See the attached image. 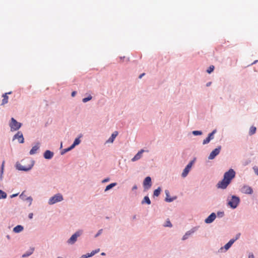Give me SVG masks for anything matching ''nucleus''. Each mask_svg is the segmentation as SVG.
<instances>
[{
	"instance_id": "nucleus-1",
	"label": "nucleus",
	"mask_w": 258,
	"mask_h": 258,
	"mask_svg": "<svg viewBox=\"0 0 258 258\" xmlns=\"http://www.w3.org/2000/svg\"><path fill=\"white\" fill-rule=\"evenodd\" d=\"M235 176V172L234 170L232 169H229L224 173V178L222 180L218 182L217 187L222 189L226 188Z\"/></svg>"
},
{
	"instance_id": "nucleus-2",
	"label": "nucleus",
	"mask_w": 258,
	"mask_h": 258,
	"mask_svg": "<svg viewBox=\"0 0 258 258\" xmlns=\"http://www.w3.org/2000/svg\"><path fill=\"white\" fill-rule=\"evenodd\" d=\"M62 196L60 194H57L50 198L48 204L49 205H53L57 202L62 201Z\"/></svg>"
},
{
	"instance_id": "nucleus-3",
	"label": "nucleus",
	"mask_w": 258,
	"mask_h": 258,
	"mask_svg": "<svg viewBox=\"0 0 258 258\" xmlns=\"http://www.w3.org/2000/svg\"><path fill=\"white\" fill-rule=\"evenodd\" d=\"M239 199L238 197L233 196L231 199L229 201L228 204V205L233 209H235L238 206L239 203Z\"/></svg>"
},
{
	"instance_id": "nucleus-4",
	"label": "nucleus",
	"mask_w": 258,
	"mask_h": 258,
	"mask_svg": "<svg viewBox=\"0 0 258 258\" xmlns=\"http://www.w3.org/2000/svg\"><path fill=\"white\" fill-rule=\"evenodd\" d=\"M21 125L22 124L21 123L17 121V120L14 118H11V121L10 123V126L12 131L19 130L21 127Z\"/></svg>"
},
{
	"instance_id": "nucleus-5",
	"label": "nucleus",
	"mask_w": 258,
	"mask_h": 258,
	"mask_svg": "<svg viewBox=\"0 0 258 258\" xmlns=\"http://www.w3.org/2000/svg\"><path fill=\"white\" fill-rule=\"evenodd\" d=\"M82 230H79L74 234L68 240V242L70 244H74L77 239V238L82 234Z\"/></svg>"
},
{
	"instance_id": "nucleus-6",
	"label": "nucleus",
	"mask_w": 258,
	"mask_h": 258,
	"mask_svg": "<svg viewBox=\"0 0 258 258\" xmlns=\"http://www.w3.org/2000/svg\"><path fill=\"white\" fill-rule=\"evenodd\" d=\"M221 149V147L220 146H218L217 148L215 149L210 153V155L208 157V159L210 160H212L214 159L215 157L220 153Z\"/></svg>"
},
{
	"instance_id": "nucleus-7",
	"label": "nucleus",
	"mask_w": 258,
	"mask_h": 258,
	"mask_svg": "<svg viewBox=\"0 0 258 258\" xmlns=\"http://www.w3.org/2000/svg\"><path fill=\"white\" fill-rule=\"evenodd\" d=\"M151 178L148 176L145 178L143 182V185L145 188L149 189L151 186Z\"/></svg>"
},
{
	"instance_id": "nucleus-8",
	"label": "nucleus",
	"mask_w": 258,
	"mask_h": 258,
	"mask_svg": "<svg viewBox=\"0 0 258 258\" xmlns=\"http://www.w3.org/2000/svg\"><path fill=\"white\" fill-rule=\"evenodd\" d=\"M18 139V142L20 143H23L24 142V139L22 133L21 132H18L13 138V140Z\"/></svg>"
},
{
	"instance_id": "nucleus-9",
	"label": "nucleus",
	"mask_w": 258,
	"mask_h": 258,
	"mask_svg": "<svg viewBox=\"0 0 258 258\" xmlns=\"http://www.w3.org/2000/svg\"><path fill=\"white\" fill-rule=\"evenodd\" d=\"M241 191L243 193H244L246 194H251L253 192V190L251 187H250L248 185H244L241 188Z\"/></svg>"
},
{
	"instance_id": "nucleus-10",
	"label": "nucleus",
	"mask_w": 258,
	"mask_h": 258,
	"mask_svg": "<svg viewBox=\"0 0 258 258\" xmlns=\"http://www.w3.org/2000/svg\"><path fill=\"white\" fill-rule=\"evenodd\" d=\"M192 162H190L189 163L187 166L185 167V168H184V169L183 170V172L182 173V177H185L187 176V175L188 174L191 167V166H192Z\"/></svg>"
},
{
	"instance_id": "nucleus-11",
	"label": "nucleus",
	"mask_w": 258,
	"mask_h": 258,
	"mask_svg": "<svg viewBox=\"0 0 258 258\" xmlns=\"http://www.w3.org/2000/svg\"><path fill=\"white\" fill-rule=\"evenodd\" d=\"M145 152V150L143 149L141 150L132 159V161L133 162H135L139 160L142 156V154Z\"/></svg>"
},
{
	"instance_id": "nucleus-12",
	"label": "nucleus",
	"mask_w": 258,
	"mask_h": 258,
	"mask_svg": "<svg viewBox=\"0 0 258 258\" xmlns=\"http://www.w3.org/2000/svg\"><path fill=\"white\" fill-rule=\"evenodd\" d=\"M237 239V238L235 239H231L227 244H226L224 247H221L220 250L222 251L223 248L225 249V251L227 250L232 245V244L234 242V241Z\"/></svg>"
},
{
	"instance_id": "nucleus-13",
	"label": "nucleus",
	"mask_w": 258,
	"mask_h": 258,
	"mask_svg": "<svg viewBox=\"0 0 258 258\" xmlns=\"http://www.w3.org/2000/svg\"><path fill=\"white\" fill-rule=\"evenodd\" d=\"M216 217V214L214 213H212L205 219V222L206 223H211L215 219Z\"/></svg>"
},
{
	"instance_id": "nucleus-14",
	"label": "nucleus",
	"mask_w": 258,
	"mask_h": 258,
	"mask_svg": "<svg viewBox=\"0 0 258 258\" xmlns=\"http://www.w3.org/2000/svg\"><path fill=\"white\" fill-rule=\"evenodd\" d=\"M53 156V152L49 150H46L44 153V157L47 159H50L52 158Z\"/></svg>"
},
{
	"instance_id": "nucleus-15",
	"label": "nucleus",
	"mask_w": 258,
	"mask_h": 258,
	"mask_svg": "<svg viewBox=\"0 0 258 258\" xmlns=\"http://www.w3.org/2000/svg\"><path fill=\"white\" fill-rule=\"evenodd\" d=\"M17 168L19 170L28 171L32 168V166H29L28 167H26L19 164L17 165Z\"/></svg>"
},
{
	"instance_id": "nucleus-16",
	"label": "nucleus",
	"mask_w": 258,
	"mask_h": 258,
	"mask_svg": "<svg viewBox=\"0 0 258 258\" xmlns=\"http://www.w3.org/2000/svg\"><path fill=\"white\" fill-rule=\"evenodd\" d=\"M118 135V132L117 131L114 132L111 135V137L109 138L107 141V142L113 143L115 138Z\"/></svg>"
},
{
	"instance_id": "nucleus-17",
	"label": "nucleus",
	"mask_w": 258,
	"mask_h": 258,
	"mask_svg": "<svg viewBox=\"0 0 258 258\" xmlns=\"http://www.w3.org/2000/svg\"><path fill=\"white\" fill-rule=\"evenodd\" d=\"M3 99L2 100L1 105H4L8 102L9 97L8 93H5L3 95Z\"/></svg>"
},
{
	"instance_id": "nucleus-18",
	"label": "nucleus",
	"mask_w": 258,
	"mask_h": 258,
	"mask_svg": "<svg viewBox=\"0 0 258 258\" xmlns=\"http://www.w3.org/2000/svg\"><path fill=\"white\" fill-rule=\"evenodd\" d=\"M39 146L38 144H37V145L33 147L30 151V154L33 155V154H35L36 153L37 151L38 150V149H39Z\"/></svg>"
},
{
	"instance_id": "nucleus-19",
	"label": "nucleus",
	"mask_w": 258,
	"mask_h": 258,
	"mask_svg": "<svg viewBox=\"0 0 258 258\" xmlns=\"http://www.w3.org/2000/svg\"><path fill=\"white\" fill-rule=\"evenodd\" d=\"M23 227L21 225H17L13 229V231L15 233H19L23 231Z\"/></svg>"
},
{
	"instance_id": "nucleus-20",
	"label": "nucleus",
	"mask_w": 258,
	"mask_h": 258,
	"mask_svg": "<svg viewBox=\"0 0 258 258\" xmlns=\"http://www.w3.org/2000/svg\"><path fill=\"white\" fill-rule=\"evenodd\" d=\"M81 136L80 137L76 138L75 139V140L74 142V143L71 145L72 148H74L76 146L79 145L81 141L80 140V138H81Z\"/></svg>"
},
{
	"instance_id": "nucleus-21",
	"label": "nucleus",
	"mask_w": 258,
	"mask_h": 258,
	"mask_svg": "<svg viewBox=\"0 0 258 258\" xmlns=\"http://www.w3.org/2000/svg\"><path fill=\"white\" fill-rule=\"evenodd\" d=\"M256 128L254 126H251L249 131V135L250 136H251L253 134H254L256 132Z\"/></svg>"
},
{
	"instance_id": "nucleus-22",
	"label": "nucleus",
	"mask_w": 258,
	"mask_h": 258,
	"mask_svg": "<svg viewBox=\"0 0 258 258\" xmlns=\"http://www.w3.org/2000/svg\"><path fill=\"white\" fill-rule=\"evenodd\" d=\"M146 203L147 204L150 205L151 204V201L148 197L146 196L144 197L143 201H142V203Z\"/></svg>"
},
{
	"instance_id": "nucleus-23",
	"label": "nucleus",
	"mask_w": 258,
	"mask_h": 258,
	"mask_svg": "<svg viewBox=\"0 0 258 258\" xmlns=\"http://www.w3.org/2000/svg\"><path fill=\"white\" fill-rule=\"evenodd\" d=\"M116 184V183H112L109 185H108L106 187V188L105 189V191H107V190H109L110 189H111V188H112L113 187H114V186H115Z\"/></svg>"
},
{
	"instance_id": "nucleus-24",
	"label": "nucleus",
	"mask_w": 258,
	"mask_h": 258,
	"mask_svg": "<svg viewBox=\"0 0 258 258\" xmlns=\"http://www.w3.org/2000/svg\"><path fill=\"white\" fill-rule=\"evenodd\" d=\"M160 191L161 188L160 187H158L157 189H155L153 194L154 196L158 197L160 195Z\"/></svg>"
},
{
	"instance_id": "nucleus-25",
	"label": "nucleus",
	"mask_w": 258,
	"mask_h": 258,
	"mask_svg": "<svg viewBox=\"0 0 258 258\" xmlns=\"http://www.w3.org/2000/svg\"><path fill=\"white\" fill-rule=\"evenodd\" d=\"M7 194L0 189V199H6L7 198Z\"/></svg>"
},
{
	"instance_id": "nucleus-26",
	"label": "nucleus",
	"mask_w": 258,
	"mask_h": 258,
	"mask_svg": "<svg viewBox=\"0 0 258 258\" xmlns=\"http://www.w3.org/2000/svg\"><path fill=\"white\" fill-rule=\"evenodd\" d=\"M165 192H166V198L165 201L166 202H172L173 201V199H171V198H168V197H169V192H168V191L166 190Z\"/></svg>"
},
{
	"instance_id": "nucleus-27",
	"label": "nucleus",
	"mask_w": 258,
	"mask_h": 258,
	"mask_svg": "<svg viewBox=\"0 0 258 258\" xmlns=\"http://www.w3.org/2000/svg\"><path fill=\"white\" fill-rule=\"evenodd\" d=\"M216 130H214L212 133L209 134L208 137L211 140L214 139V135L216 133Z\"/></svg>"
},
{
	"instance_id": "nucleus-28",
	"label": "nucleus",
	"mask_w": 258,
	"mask_h": 258,
	"mask_svg": "<svg viewBox=\"0 0 258 258\" xmlns=\"http://www.w3.org/2000/svg\"><path fill=\"white\" fill-rule=\"evenodd\" d=\"M214 70V66H211L210 67L207 69V72L209 74L211 73Z\"/></svg>"
},
{
	"instance_id": "nucleus-29",
	"label": "nucleus",
	"mask_w": 258,
	"mask_h": 258,
	"mask_svg": "<svg viewBox=\"0 0 258 258\" xmlns=\"http://www.w3.org/2000/svg\"><path fill=\"white\" fill-rule=\"evenodd\" d=\"M73 148H72V146H71L69 148H68L67 149H64L62 152L61 154H64L65 153L73 149Z\"/></svg>"
},
{
	"instance_id": "nucleus-30",
	"label": "nucleus",
	"mask_w": 258,
	"mask_h": 258,
	"mask_svg": "<svg viewBox=\"0 0 258 258\" xmlns=\"http://www.w3.org/2000/svg\"><path fill=\"white\" fill-rule=\"evenodd\" d=\"M164 226L165 227H172V224H171L170 221H169V220L168 219L167 220H166V223L164 225Z\"/></svg>"
},
{
	"instance_id": "nucleus-31",
	"label": "nucleus",
	"mask_w": 258,
	"mask_h": 258,
	"mask_svg": "<svg viewBox=\"0 0 258 258\" xmlns=\"http://www.w3.org/2000/svg\"><path fill=\"white\" fill-rule=\"evenodd\" d=\"M192 134L195 136L201 135L202 134V132L199 131H194L192 132Z\"/></svg>"
},
{
	"instance_id": "nucleus-32",
	"label": "nucleus",
	"mask_w": 258,
	"mask_h": 258,
	"mask_svg": "<svg viewBox=\"0 0 258 258\" xmlns=\"http://www.w3.org/2000/svg\"><path fill=\"white\" fill-rule=\"evenodd\" d=\"M91 99H92V96L91 95H90L88 97L83 98V102L84 103L87 102V101L90 100Z\"/></svg>"
},
{
	"instance_id": "nucleus-33",
	"label": "nucleus",
	"mask_w": 258,
	"mask_h": 258,
	"mask_svg": "<svg viewBox=\"0 0 258 258\" xmlns=\"http://www.w3.org/2000/svg\"><path fill=\"white\" fill-rule=\"evenodd\" d=\"M210 139L208 137L206 139L204 140L203 142V144L205 145L208 144L210 142Z\"/></svg>"
},
{
	"instance_id": "nucleus-34",
	"label": "nucleus",
	"mask_w": 258,
	"mask_h": 258,
	"mask_svg": "<svg viewBox=\"0 0 258 258\" xmlns=\"http://www.w3.org/2000/svg\"><path fill=\"white\" fill-rule=\"evenodd\" d=\"M99 251V249H97V250H96L95 251H92L90 253V255H91V256L94 255L95 253H96L97 252H98V251Z\"/></svg>"
},
{
	"instance_id": "nucleus-35",
	"label": "nucleus",
	"mask_w": 258,
	"mask_h": 258,
	"mask_svg": "<svg viewBox=\"0 0 258 258\" xmlns=\"http://www.w3.org/2000/svg\"><path fill=\"white\" fill-rule=\"evenodd\" d=\"M253 169L256 174L258 175V168L256 166H254Z\"/></svg>"
},
{
	"instance_id": "nucleus-36",
	"label": "nucleus",
	"mask_w": 258,
	"mask_h": 258,
	"mask_svg": "<svg viewBox=\"0 0 258 258\" xmlns=\"http://www.w3.org/2000/svg\"><path fill=\"white\" fill-rule=\"evenodd\" d=\"M189 234L190 233H188V232L186 233L183 236L182 240H185Z\"/></svg>"
},
{
	"instance_id": "nucleus-37",
	"label": "nucleus",
	"mask_w": 258,
	"mask_h": 258,
	"mask_svg": "<svg viewBox=\"0 0 258 258\" xmlns=\"http://www.w3.org/2000/svg\"><path fill=\"white\" fill-rule=\"evenodd\" d=\"M102 229L99 230L98 231V233L95 235V237H97V236H98L100 234H101L102 233Z\"/></svg>"
},
{
	"instance_id": "nucleus-38",
	"label": "nucleus",
	"mask_w": 258,
	"mask_h": 258,
	"mask_svg": "<svg viewBox=\"0 0 258 258\" xmlns=\"http://www.w3.org/2000/svg\"><path fill=\"white\" fill-rule=\"evenodd\" d=\"M90 256H91V255H90V253H88L87 254H84L82 255V258H87Z\"/></svg>"
},
{
	"instance_id": "nucleus-39",
	"label": "nucleus",
	"mask_w": 258,
	"mask_h": 258,
	"mask_svg": "<svg viewBox=\"0 0 258 258\" xmlns=\"http://www.w3.org/2000/svg\"><path fill=\"white\" fill-rule=\"evenodd\" d=\"M4 164H5V161H3L2 165V168H2V170H1L2 173L3 172L4 168Z\"/></svg>"
},
{
	"instance_id": "nucleus-40",
	"label": "nucleus",
	"mask_w": 258,
	"mask_h": 258,
	"mask_svg": "<svg viewBox=\"0 0 258 258\" xmlns=\"http://www.w3.org/2000/svg\"><path fill=\"white\" fill-rule=\"evenodd\" d=\"M32 253V252H31L30 253H25L23 255V257L28 256L30 255Z\"/></svg>"
},
{
	"instance_id": "nucleus-41",
	"label": "nucleus",
	"mask_w": 258,
	"mask_h": 258,
	"mask_svg": "<svg viewBox=\"0 0 258 258\" xmlns=\"http://www.w3.org/2000/svg\"><path fill=\"white\" fill-rule=\"evenodd\" d=\"M33 213H30L28 215V217L30 219H32L33 218Z\"/></svg>"
},
{
	"instance_id": "nucleus-42",
	"label": "nucleus",
	"mask_w": 258,
	"mask_h": 258,
	"mask_svg": "<svg viewBox=\"0 0 258 258\" xmlns=\"http://www.w3.org/2000/svg\"><path fill=\"white\" fill-rule=\"evenodd\" d=\"M76 94V91H73L72 93V97H75V95Z\"/></svg>"
},
{
	"instance_id": "nucleus-43",
	"label": "nucleus",
	"mask_w": 258,
	"mask_h": 258,
	"mask_svg": "<svg viewBox=\"0 0 258 258\" xmlns=\"http://www.w3.org/2000/svg\"><path fill=\"white\" fill-rule=\"evenodd\" d=\"M137 188V185H134V186L133 187L132 189H133V190H135V189H136Z\"/></svg>"
},
{
	"instance_id": "nucleus-44",
	"label": "nucleus",
	"mask_w": 258,
	"mask_h": 258,
	"mask_svg": "<svg viewBox=\"0 0 258 258\" xmlns=\"http://www.w3.org/2000/svg\"><path fill=\"white\" fill-rule=\"evenodd\" d=\"M248 258H254V256L253 254L249 255Z\"/></svg>"
},
{
	"instance_id": "nucleus-45",
	"label": "nucleus",
	"mask_w": 258,
	"mask_h": 258,
	"mask_svg": "<svg viewBox=\"0 0 258 258\" xmlns=\"http://www.w3.org/2000/svg\"><path fill=\"white\" fill-rule=\"evenodd\" d=\"M145 75V73H143L141 75H140V76H139V78L141 79L142 78V77Z\"/></svg>"
},
{
	"instance_id": "nucleus-46",
	"label": "nucleus",
	"mask_w": 258,
	"mask_h": 258,
	"mask_svg": "<svg viewBox=\"0 0 258 258\" xmlns=\"http://www.w3.org/2000/svg\"><path fill=\"white\" fill-rule=\"evenodd\" d=\"M17 195H18V194H14V195H12L11 197V198H13V197H16Z\"/></svg>"
},
{
	"instance_id": "nucleus-47",
	"label": "nucleus",
	"mask_w": 258,
	"mask_h": 258,
	"mask_svg": "<svg viewBox=\"0 0 258 258\" xmlns=\"http://www.w3.org/2000/svg\"><path fill=\"white\" fill-rule=\"evenodd\" d=\"M211 84V82H209L207 84V86H209Z\"/></svg>"
},
{
	"instance_id": "nucleus-48",
	"label": "nucleus",
	"mask_w": 258,
	"mask_h": 258,
	"mask_svg": "<svg viewBox=\"0 0 258 258\" xmlns=\"http://www.w3.org/2000/svg\"><path fill=\"white\" fill-rule=\"evenodd\" d=\"M108 180H109V179H104L103 181V182H107V181H108Z\"/></svg>"
},
{
	"instance_id": "nucleus-49",
	"label": "nucleus",
	"mask_w": 258,
	"mask_h": 258,
	"mask_svg": "<svg viewBox=\"0 0 258 258\" xmlns=\"http://www.w3.org/2000/svg\"><path fill=\"white\" fill-rule=\"evenodd\" d=\"M105 254V253H104V252H102V253H101V255H104Z\"/></svg>"
},
{
	"instance_id": "nucleus-50",
	"label": "nucleus",
	"mask_w": 258,
	"mask_h": 258,
	"mask_svg": "<svg viewBox=\"0 0 258 258\" xmlns=\"http://www.w3.org/2000/svg\"><path fill=\"white\" fill-rule=\"evenodd\" d=\"M7 93H8V94H11L12 93V92H8Z\"/></svg>"
}]
</instances>
